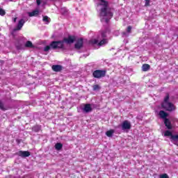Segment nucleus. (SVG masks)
I'll use <instances>...</instances> for the list:
<instances>
[{
    "label": "nucleus",
    "mask_w": 178,
    "mask_h": 178,
    "mask_svg": "<svg viewBox=\"0 0 178 178\" xmlns=\"http://www.w3.org/2000/svg\"><path fill=\"white\" fill-rule=\"evenodd\" d=\"M65 12H67V10H66V8H63L61 9V13H64L65 14Z\"/></svg>",
    "instance_id": "nucleus-26"
},
{
    "label": "nucleus",
    "mask_w": 178,
    "mask_h": 178,
    "mask_svg": "<svg viewBox=\"0 0 178 178\" xmlns=\"http://www.w3.org/2000/svg\"><path fill=\"white\" fill-rule=\"evenodd\" d=\"M40 11L38 10H35L31 13H28L29 17H33V16H38Z\"/></svg>",
    "instance_id": "nucleus-11"
},
{
    "label": "nucleus",
    "mask_w": 178,
    "mask_h": 178,
    "mask_svg": "<svg viewBox=\"0 0 178 178\" xmlns=\"http://www.w3.org/2000/svg\"><path fill=\"white\" fill-rule=\"evenodd\" d=\"M19 156H22V158H26V156H30V152L27 151H19L17 153Z\"/></svg>",
    "instance_id": "nucleus-8"
},
{
    "label": "nucleus",
    "mask_w": 178,
    "mask_h": 178,
    "mask_svg": "<svg viewBox=\"0 0 178 178\" xmlns=\"http://www.w3.org/2000/svg\"><path fill=\"white\" fill-rule=\"evenodd\" d=\"M142 70L143 72H148V70H149V65L148 64H144L143 66H142Z\"/></svg>",
    "instance_id": "nucleus-15"
},
{
    "label": "nucleus",
    "mask_w": 178,
    "mask_h": 178,
    "mask_svg": "<svg viewBox=\"0 0 178 178\" xmlns=\"http://www.w3.org/2000/svg\"><path fill=\"white\" fill-rule=\"evenodd\" d=\"M113 133H115V131L113 129H111L106 132V135L107 137H112V136H113Z\"/></svg>",
    "instance_id": "nucleus-16"
},
{
    "label": "nucleus",
    "mask_w": 178,
    "mask_h": 178,
    "mask_svg": "<svg viewBox=\"0 0 178 178\" xmlns=\"http://www.w3.org/2000/svg\"><path fill=\"white\" fill-rule=\"evenodd\" d=\"M49 17L47 16L43 17V22H44L46 24H48V23H49Z\"/></svg>",
    "instance_id": "nucleus-20"
},
{
    "label": "nucleus",
    "mask_w": 178,
    "mask_h": 178,
    "mask_svg": "<svg viewBox=\"0 0 178 178\" xmlns=\"http://www.w3.org/2000/svg\"><path fill=\"white\" fill-rule=\"evenodd\" d=\"M74 41H77V38L76 36H68V38H65L63 41L52 42L50 44V47L54 49H56V48H63V42H65L66 44H73Z\"/></svg>",
    "instance_id": "nucleus-3"
},
{
    "label": "nucleus",
    "mask_w": 178,
    "mask_h": 178,
    "mask_svg": "<svg viewBox=\"0 0 178 178\" xmlns=\"http://www.w3.org/2000/svg\"><path fill=\"white\" fill-rule=\"evenodd\" d=\"M51 49V47L49 46H46L44 49V51H45V52L49 51V49Z\"/></svg>",
    "instance_id": "nucleus-24"
},
{
    "label": "nucleus",
    "mask_w": 178,
    "mask_h": 178,
    "mask_svg": "<svg viewBox=\"0 0 178 178\" xmlns=\"http://www.w3.org/2000/svg\"><path fill=\"white\" fill-rule=\"evenodd\" d=\"M145 6H149V0L145 1Z\"/></svg>",
    "instance_id": "nucleus-27"
},
{
    "label": "nucleus",
    "mask_w": 178,
    "mask_h": 178,
    "mask_svg": "<svg viewBox=\"0 0 178 178\" xmlns=\"http://www.w3.org/2000/svg\"><path fill=\"white\" fill-rule=\"evenodd\" d=\"M115 35H119V32H116Z\"/></svg>",
    "instance_id": "nucleus-31"
},
{
    "label": "nucleus",
    "mask_w": 178,
    "mask_h": 178,
    "mask_svg": "<svg viewBox=\"0 0 178 178\" xmlns=\"http://www.w3.org/2000/svg\"><path fill=\"white\" fill-rule=\"evenodd\" d=\"M9 1H13V0H9Z\"/></svg>",
    "instance_id": "nucleus-32"
},
{
    "label": "nucleus",
    "mask_w": 178,
    "mask_h": 178,
    "mask_svg": "<svg viewBox=\"0 0 178 178\" xmlns=\"http://www.w3.org/2000/svg\"><path fill=\"white\" fill-rule=\"evenodd\" d=\"M83 47V40L79 38L76 40V43L75 44V48L76 49H80Z\"/></svg>",
    "instance_id": "nucleus-9"
},
{
    "label": "nucleus",
    "mask_w": 178,
    "mask_h": 178,
    "mask_svg": "<svg viewBox=\"0 0 178 178\" xmlns=\"http://www.w3.org/2000/svg\"><path fill=\"white\" fill-rule=\"evenodd\" d=\"M17 19V17H15V18H14V23H16V20Z\"/></svg>",
    "instance_id": "nucleus-30"
},
{
    "label": "nucleus",
    "mask_w": 178,
    "mask_h": 178,
    "mask_svg": "<svg viewBox=\"0 0 178 178\" xmlns=\"http://www.w3.org/2000/svg\"><path fill=\"white\" fill-rule=\"evenodd\" d=\"M106 73V72L105 71L96 70L93 72V76L96 79H101V77H104Z\"/></svg>",
    "instance_id": "nucleus-5"
},
{
    "label": "nucleus",
    "mask_w": 178,
    "mask_h": 178,
    "mask_svg": "<svg viewBox=\"0 0 178 178\" xmlns=\"http://www.w3.org/2000/svg\"><path fill=\"white\" fill-rule=\"evenodd\" d=\"M130 31H131V26H128L127 29V33H130Z\"/></svg>",
    "instance_id": "nucleus-25"
},
{
    "label": "nucleus",
    "mask_w": 178,
    "mask_h": 178,
    "mask_svg": "<svg viewBox=\"0 0 178 178\" xmlns=\"http://www.w3.org/2000/svg\"><path fill=\"white\" fill-rule=\"evenodd\" d=\"M99 88H101L98 85L93 86L94 91H97V90H99Z\"/></svg>",
    "instance_id": "nucleus-23"
},
{
    "label": "nucleus",
    "mask_w": 178,
    "mask_h": 178,
    "mask_svg": "<svg viewBox=\"0 0 178 178\" xmlns=\"http://www.w3.org/2000/svg\"><path fill=\"white\" fill-rule=\"evenodd\" d=\"M52 70L54 72H60V70H62V67H60V65H53Z\"/></svg>",
    "instance_id": "nucleus-14"
},
{
    "label": "nucleus",
    "mask_w": 178,
    "mask_h": 178,
    "mask_svg": "<svg viewBox=\"0 0 178 178\" xmlns=\"http://www.w3.org/2000/svg\"><path fill=\"white\" fill-rule=\"evenodd\" d=\"M164 123L166 126V127L170 130L172 129V124H170V121H169V119H165L164 120Z\"/></svg>",
    "instance_id": "nucleus-12"
},
{
    "label": "nucleus",
    "mask_w": 178,
    "mask_h": 178,
    "mask_svg": "<svg viewBox=\"0 0 178 178\" xmlns=\"http://www.w3.org/2000/svg\"><path fill=\"white\" fill-rule=\"evenodd\" d=\"M160 118H161L162 119H167L166 118H168V113H166L165 111H161L159 113Z\"/></svg>",
    "instance_id": "nucleus-13"
},
{
    "label": "nucleus",
    "mask_w": 178,
    "mask_h": 178,
    "mask_svg": "<svg viewBox=\"0 0 178 178\" xmlns=\"http://www.w3.org/2000/svg\"><path fill=\"white\" fill-rule=\"evenodd\" d=\"M99 3L97 4V10L102 17V22L108 23L113 16L112 10L108 7V1L106 0H99Z\"/></svg>",
    "instance_id": "nucleus-1"
},
{
    "label": "nucleus",
    "mask_w": 178,
    "mask_h": 178,
    "mask_svg": "<svg viewBox=\"0 0 178 178\" xmlns=\"http://www.w3.org/2000/svg\"><path fill=\"white\" fill-rule=\"evenodd\" d=\"M127 35H129L126 32L122 33V37H127Z\"/></svg>",
    "instance_id": "nucleus-29"
},
{
    "label": "nucleus",
    "mask_w": 178,
    "mask_h": 178,
    "mask_svg": "<svg viewBox=\"0 0 178 178\" xmlns=\"http://www.w3.org/2000/svg\"><path fill=\"white\" fill-rule=\"evenodd\" d=\"M24 23H26V22H24V19H22L19 21L16 28L14 29L15 31H17L19 30H22V28L23 27V26H24Z\"/></svg>",
    "instance_id": "nucleus-7"
},
{
    "label": "nucleus",
    "mask_w": 178,
    "mask_h": 178,
    "mask_svg": "<svg viewBox=\"0 0 178 178\" xmlns=\"http://www.w3.org/2000/svg\"><path fill=\"white\" fill-rule=\"evenodd\" d=\"M131 129V124L130 122L125 120L122 124V130H130Z\"/></svg>",
    "instance_id": "nucleus-6"
},
{
    "label": "nucleus",
    "mask_w": 178,
    "mask_h": 178,
    "mask_svg": "<svg viewBox=\"0 0 178 178\" xmlns=\"http://www.w3.org/2000/svg\"><path fill=\"white\" fill-rule=\"evenodd\" d=\"M36 2H37V5L38 6H40V5H41V0H36Z\"/></svg>",
    "instance_id": "nucleus-28"
},
{
    "label": "nucleus",
    "mask_w": 178,
    "mask_h": 178,
    "mask_svg": "<svg viewBox=\"0 0 178 178\" xmlns=\"http://www.w3.org/2000/svg\"><path fill=\"white\" fill-rule=\"evenodd\" d=\"M25 47H26L27 48H33V43L30 41H27L25 44Z\"/></svg>",
    "instance_id": "nucleus-18"
},
{
    "label": "nucleus",
    "mask_w": 178,
    "mask_h": 178,
    "mask_svg": "<svg viewBox=\"0 0 178 178\" xmlns=\"http://www.w3.org/2000/svg\"><path fill=\"white\" fill-rule=\"evenodd\" d=\"M111 31L108 29L102 31L99 33L97 38L90 40V44L92 45H97V47H104L108 44V37H109Z\"/></svg>",
    "instance_id": "nucleus-2"
},
{
    "label": "nucleus",
    "mask_w": 178,
    "mask_h": 178,
    "mask_svg": "<svg viewBox=\"0 0 178 178\" xmlns=\"http://www.w3.org/2000/svg\"><path fill=\"white\" fill-rule=\"evenodd\" d=\"M5 15H6L5 10H3L2 8H0V16H5Z\"/></svg>",
    "instance_id": "nucleus-19"
},
{
    "label": "nucleus",
    "mask_w": 178,
    "mask_h": 178,
    "mask_svg": "<svg viewBox=\"0 0 178 178\" xmlns=\"http://www.w3.org/2000/svg\"><path fill=\"white\" fill-rule=\"evenodd\" d=\"M161 106L163 109H165V111H168L169 112L176 111V106H175V104L169 102V95H166L165 97L164 101L161 104Z\"/></svg>",
    "instance_id": "nucleus-4"
},
{
    "label": "nucleus",
    "mask_w": 178,
    "mask_h": 178,
    "mask_svg": "<svg viewBox=\"0 0 178 178\" xmlns=\"http://www.w3.org/2000/svg\"><path fill=\"white\" fill-rule=\"evenodd\" d=\"M83 111L86 113H88V112H91V111H92V108H91V104H85L84 108H83Z\"/></svg>",
    "instance_id": "nucleus-10"
},
{
    "label": "nucleus",
    "mask_w": 178,
    "mask_h": 178,
    "mask_svg": "<svg viewBox=\"0 0 178 178\" xmlns=\"http://www.w3.org/2000/svg\"><path fill=\"white\" fill-rule=\"evenodd\" d=\"M159 178H169L168 174H161L159 175Z\"/></svg>",
    "instance_id": "nucleus-21"
},
{
    "label": "nucleus",
    "mask_w": 178,
    "mask_h": 178,
    "mask_svg": "<svg viewBox=\"0 0 178 178\" xmlns=\"http://www.w3.org/2000/svg\"><path fill=\"white\" fill-rule=\"evenodd\" d=\"M0 109H1L2 111H6V108H5V107L3 106V103H2V102L0 101Z\"/></svg>",
    "instance_id": "nucleus-22"
},
{
    "label": "nucleus",
    "mask_w": 178,
    "mask_h": 178,
    "mask_svg": "<svg viewBox=\"0 0 178 178\" xmlns=\"http://www.w3.org/2000/svg\"><path fill=\"white\" fill-rule=\"evenodd\" d=\"M62 147H63V145H62V143H57L55 145V148L56 149H57L58 151H59V149H62Z\"/></svg>",
    "instance_id": "nucleus-17"
}]
</instances>
